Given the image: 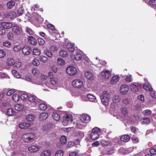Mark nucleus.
I'll return each mask as SVG.
<instances>
[{
	"label": "nucleus",
	"instance_id": "nucleus-1",
	"mask_svg": "<svg viewBox=\"0 0 156 156\" xmlns=\"http://www.w3.org/2000/svg\"><path fill=\"white\" fill-rule=\"evenodd\" d=\"M100 98L103 104L107 105H108L111 99V95L107 91H105L103 92L100 96Z\"/></svg>",
	"mask_w": 156,
	"mask_h": 156
},
{
	"label": "nucleus",
	"instance_id": "nucleus-2",
	"mask_svg": "<svg viewBox=\"0 0 156 156\" xmlns=\"http://www.w3.org/2000/svg\"><path fill=\"white\" fill-rule=\"evenodd\" d=\"M22 139L25 143H30L33 142L35 138V136L33 133H27L22 136Z\"/></svg>",
	"mask_w": 156,
	"mask_h": 156
},
{
	"label": "nucleus",
	"instance_id": "nucleus-3",
	"mask_svg": "<svg viewBox=\"0 0 156 156\" xmlns=\"http://www.w3.org/2000/svg\"><path fill=\"white\" fill-rule=\"evenodd\" d=\"M100 132V129L96 127L93 128L90 134L91 138L94 140L97 139L99 136L98 133Z\"/></svg>",
	"mask_w": 156,
	"mask_h": 156
},
{
	"label": "nucleus",
	"instance_id": "nucleus-4",
	"mask_svg": "<svg viewBox=\"0 0 156 156\" xmlns=\"http://www.w3.org/2000/svg\"><path fill=\"white\" fill-rule=\"evenodd\" d=\"M72 116L70 114L66 115L63 118L62 123L63 125L67 126L72 122Z\"/></svg>",
	"mask_w": 156,
	"mask_h": 156
},
{
	"label": "nucleus",
	"instance_id": "nucleus-5",
	"mask_svg": "<svg viewBox=\"0 0 156 156\" xmlns=\"http://www.w3.org/2000/svg\"><path fill=\"white\" fill-rule=\"evenodd\" d=\"M67 73L70 76H73L77 72V69L73 66H69L66 69Z\"/></svg>",
	"mask_w": 156,
	"mask_h": 156
},
{
	"label": "nucleus",
	"instance_id": "nucleus-6",
	"mask_svg": "<svg viewBox=\"0 0 156 156\" xmlns=\"http://www.w3.org/2000/svg\"><path fill=\"white\" fill-rule=\"evenodd\" d=\"M40 149V146L35 144L31 145L28 148V151L31 153H36L39 151Z\"/></svg>",
	"mask_w": 156,
	"mask_h": 156
},
{
	"label": "nucleus",
	"instance_id": "nucleus-7",
	"mask_svg": "<svg viewBox=\"0 0 156 156\" xmlns=\"http://www.w3.org/2000/svg\"><path fill=\"white\" fill-rule=\"evenodd\" d=\"M81 121L84 123H87L90 120V117L87 114H82L80 117Z\"/></svg>",
	"mask_w": 156,
	"mask_h": 156
},
{
	"label": "nucleus",
	"instance_id": "nucleus-8",
	"mask_svg": "<svg viewBox=\"0 0 156 156\" xmlns=\"http://www.w3.org/2000/svg\"><path fill=\"white\" fill-rule=\"evenodd\" d=\"M13 32L17 35H20L23 33L22 28L17 26H13L12 28Z\"/></svg>",
	"mask_w": 156,
	"mask_h": 156
},
{
	"label": "nucleus",
	"instance_id": "nucleus-9",
	"mask_svg": "<svg viewBox=\"0 0 156 156\" xmlns=\"http://www.w3.org/2000/svg\"><path fill=\"white\" fill-rule=\"evenodd\" d=\"M72 84L74 87L80 88L83 86V83L81 80L76 79L73 81Z\"/></svg>",
	"mask_w": 156,
	"mask_h": 156
},
{
	"label": "nucleus",
	"instance_id": "nucleus-10",
	"mask_svg": "<svg viewBox=\"0 0 156 156\" xmlns=\"http://www.w3.org/2000/svg\"><path fill=\"white\" fill-rule=\"evenodd\" d=\"M129 90V87L127 85L123 84L120 87V92L122 94L124 95L126 94Z\"/></svg>",
	"mask_w": 156,
	"mask_h": 156
},
{
	"label": "nucleus",
	"instance_id": "nucleus-11",
	"mask_svg": "<svg viewBox=\"0 0 156 156\" xmlns=\"http://www.w3.org/2000/svg\"><path fill=\"white\" fill-rule=\"evenodd\" d=\"M5 17H9L11 19H13L16 16V13L14 11H11L9 13H5Z\"/></svg>",
	"mask_w": 156,
	"mask_h": 156
},
{
	"label": "nucleus",
	"instance_id": "nucleus-12",
	"mask_svg": "<svg viewBox=\"0 0 156 156\" xmlns=\"http://www.w3.org/2000/svg\"><path fill=\"white\" fill-rule=\"evenodd\" d=\"M22 53L25 55H29L31 52L30 48L27 46L24 47L22 49Z\"/></svg>",
	"mask_w": 156,
	"mask_h": 156
},
{
	"label": "nucleus",
	"instance_id": "nucleus-13",
	"mask_svg": "<svg viewBox=\"0 0 156 156\" xmlns=\"http://www.w3.org/2000/svg\"><path fill=\"white\" fill-rule=\"evenodd\" d=\"M101 74L103 78L105 79H108L111 76L110 72L108 70H103Z\"/></svg>",
	"mask_w": 156,
	"mask_h": 156
},
{
	"label": "nucleus",
	"instance_id": "nucleus-14",
	"mask_svg": "<svg viewBox=\"0 0 156 156\" xmlns=\"http://www.w3.org/2000/svg\"><path fill=\"white\" fill-rule=\"evenodd\" d=\"M1 26L4 28L9 29L12 26V23L10 22H5L1 23Z\"/></svg>",
	"mask_w": 156,
	"mask_h": 156
},
{
	"label": "nucleus",
	"instance_id": "nucleus-15",
	"mask_svg": "<svg viewBox=\"0 0 156 156\" xmlns=\"http://www.w3.org/2000/svg\"><path fill=\"white\" fill-rule=\"evenodd\" d=\"M51 152L50 150L46 149L43 151L40 154V156H51Z\"/></svg>",
	"mask_w": 156,
	"mask_h": 156
},
{
	"label": "nucleus",
	"instance_id": "nucleus-16",
	"mask_svg": "<svg viewBox=\"0 0 156 156\" xmlns=\"http://www.w3.org/2000/svg\"><path fill=\"white\" fill-rule=\"evenodd\" d=\"M85 75L86 78L89 80H93L94 78V74L90 71H87L85 73Z\"/></svg>",
	"mask_w": 156,
	"mask_h": 156
},
{
	"label": "nucleus",
	"instance_id": "nucleus-17",
	"mask_svg": "<svg viewBox=\"0 0 156 156\" xmlns=\"http://www.w3.org/2000/svg\"><path fill=\"white\" fill-rule=\"evenodd\" d=\"M100 142L101 146L104 147L110 146L111 145V142L110 141L105 139L101 140Z\"/></svg>",
	"mask_w": 156,
	"mask_h": 156
},
{
	"label": "nucleus",
	"instance_id": "nucleus-18",
	"mask_svg": "<svg viewBox=\"0 0 156 156\" xmlns=\"http://www.w3.org/2000/svg\"><path fill=\"white\" fill-rule=\"evenodd\" d=\"M48 116V115L46 112H42L40 114L38 118L41 120H46Z\"/></svg>",
	"mask_w": 156,
	"mask_h": 156
},
{
	"label": "nucleus",
	"instance_id": "nucleus-19",
	"mask_svg": "<svg viewBox=\"0 0 156 156\" xmlns=\"http://www.w3.org/2000/svg\"><path fill=\"white\" fill-rule=\"evenodd\" d=\"M121 114L123 117L127 116L128 111L127 108H121Z\"/></svg>",
	"mask_w": 156,
	"mask_h": 156
},
{
	"label": "nucleus",
	"instance_id": "nucleus-20",
	"mask_svg": "<svg viewBox=\"0 0 156 156\" xmlns=\"http://www.w3.org/2000/svg\"><path fill=\"white\" fill-rule=\"evenodd\" d=\"M15 64V61L12 58H8L6 61V64L8 66H12Z\"/></svg>",
	"mask_w": 156,
	"mask_h": 156
},
{
	"label": "nucleus",
	"instance_id": "nucleus-21",
	"mask_svg": "<svg viewBox=\"0 0 156 156\" xmlns=\"http://www.w3.org/2000/svg\"><path fill=\"white\" fill-rule=\"evenodd\" d=\"M119 80V77L118 76H113L110 81L111 84H114L117 83Z\"/></svg>",
	"mask_w": 156,
	"mask_h": 156
},
{
	"label": "nucleus",
	"instance_id": "nucleus-22",
	"mask_svg": "<svg viewBox=\"0 0 156 156\" xmlns=\"http://www.w3.org/2000/svg\"><path fill=\"white\" fill-rule=\"evenodd\" d=\"M143 87L144 89L146 91H151L152 89L151 85L148 83H144L143 85Z\"/></svg>",
	"mask_w": 156,
	"mask_h": 156
},
{
	"label": "nucleus",
	"instance_id": "nucleus-23",
	"mask_svg": "<svg viewBox=\"0 0 156 156\" xmlns=\"http://www.w3.org/2000/svg\"><path fill=\"white\" fill-rule=\"evenodd\" d=\"M130 87L131 90L134 92H137L138 90V87L136 83L131 84Z\"/></svg>",
	"mask_w": 156,
	"mask_h": 156
},
{
	"label": "nucleus",
	"instance_id": "nucleus-24",
	"mask_svg": "<svg viewBox=\"0 0 156 156\" xmlns=\"http://www.w3.org/2000/svg\"><path fill=\"white\" fill-rule=\"evenodd\" d=\"M30 126V124L27 123L23 122L19 124V127L20 129H26Z\"/></svg>",
	"mask_w": 156,
	"mask_h": 156
},
{
	"label": "nucleus",
	"instance_id": "nucleus-25",
	"mask_svg": "<svg viewBox=\"0 0 156 156\" xmlns=\"http://www.w3.org/2000/svg\"><path fill=\"white\" fill-rule=\"evenodd\" d=\"M112 101L114 103H118L120 101V98L118 95H114L112 98Z\"/></svg>",
	"mask_w": 156,
	"mask_h": 156
},
{
	"label": "nucleus",
	"instance_id": "nucleus-26",
	"mask_svg": "<svg viewBox=\"0 0 156 156\" xmlns=\"http://www.w3.org/2000/svg\"><path fill=\"white\" fill-rule=\"evenodd\" d=\"M31 82L38 85H41L42 83V80L38 78H34L32 80Z\"/></svg>",
	"mask_w": 156,
	"mask_h": 156
},
{
	"label": "nucleus",
	"instance_id": "nucleus-27",
	"mask_svg": "<svg viewBox=\"0 0 156 156\" xmlns=\"http://www.w3.org/2000/svg\"><path fill=\"white\" fill-rule=\"evenodd\" d=\"M23 106L21 104H16L15 106V108L16 111H20L23 109Z\"/></svg>",
	"mask_w": 156,
	"mask_h": 156
},
{
	"label": "nucleus",
	"instance_id": "nucleus-28",
	"mask_svg": "<svg viewBox=\"0 0 156 156\" xmlns=\"http://www.w3.org/2000/svg\"><path fill=\"white\" fill-rule=\"evenodd\" d=\"M28 41L29 42L33 45L35 44L37 42L36 39L32 36H30L29 37Z\"/></svg>",
	"mask_w": 156,
	"mask_h": 156
},
{
	"label": "nucleus",
	"instance_id": "nucleus-29",
	"mask_svg": "<svg viewBox=\"0 0 156 156\" xmlns=\"http://www.w3.org/2000/svg\"><path fill=\"white\" fill-rule=\"evenodd\" d=\"M7 114L8 115L13 116L16 115V112L12 109L9 108L7 110Z\"/></svg>",
	"mask_w": 156,
	"mask_h": 156
},
{
	"label": "nucleus",
	"instance_id": "nucleus-30",
	"mask_svg": "<svg viewBox=\"0 0 156 156\" xmlns=\"http://www.w3.org/2000/svg\"><path fill=\"white\" fill-rule=\"evenodd\" d=\"M120 139L122 141L126 142L130 140V137L128 135H125L122 136L121 137Z\"/></svg>",
	"mask_w": 156,
	"mask_h": 156
},
{
	"label": "nucleus",
	"instance_id": "nucleus-31",
	"mask_svg": "<svg viewBox=\"0 0 156 156\" xmlns=\"http://www.w3.org/2000/svg\"><path fill=\"white\" fill-rule=\"evenodd\" d=\"M25 31L27 34L34 35V32L31 29L28 27L25 28Z\"/></svg>",
	"mask_w": 156,
	"mask_h": 156
},
{
	"label": "nucleus",
	"instance_id": "nucleus-32",
	"mask_svg": "<svg viewBox=\"0 0 156 156\" xmlns=\"http://www.w3.org/2000/svg\"><path fill=\"white\" fill-rule=\"evenodd\" d=\"M28 99L31 103H34L36 100V97L34 95H30L28 96Z\"/></svg>",
	"mask_w": 156,
	"mask_h": 156
},
{
	"label": "nucleus",
	"instance_id": "nucleus-33",
	"mask_svg": "<svg viewBox=\"0 0 156 156\" xmlns=\"http://www.w3.org/2000/svg\"><path fill=\"white\" fill-rule=\"evenodd\" d=\"M50 81L51 83L53 85H56L58 83V80L56 78L51 77Z\"/></svg>",
	"mask_w": 156,
	"mask_h": 156
},
{
	"label": "nucleus",
	"instance_id": "nucleus-34",
	"mask_svg": "<svg viewBox=\"0 0 156 156\" xmlns=\"http://www.w3.org/2000/svg\"><path fill=\"white\" fill-rule=\"evenodd\" d=\"M15 5V2L12 0H11L7 2V6L8 8L12 9L14 6Z\"/></svg>",
	"mask_w": 156,
	"mask_h": 156
},
{
	"label": "nucleus",
	"instance_id": "nucleus-35",
	"mask_svg": "<svg viewBox=\"0 0 156 156\" xmlns=\"http://www.w3.org/2000/svg\"><path fill=\"white\" fill-rule=\"evenodd\" d=\"M67 47L68 50L71 52L75 50L73 44L71 43H69L68 44Z\"/></svg>",
	"mask_w": 156,
	"mask_h": 156
},
{
	"label": "nucleus",
	"instance_id": "nucleus-36",
	"mask_svg": "<svg viewBox=\"0 0 156 156\" xmlns=\"http://www.w3.org/2000/svg\"><path fill=\"white\" fill-rule=\"evenodd\" d=\"M57 62L59 66H63L65 64V62L62 58H57Z\"/></svg>",
	"mask_w": 156,
	"mask_h": 156
},
{
	"label": "nucleus",
	"instance_id": "nucleus-37",
	"mask_svg": "<svg viewBox=\"0 0 156 156\" xmlns=\"http://www.w3.org/2000/svg\"><path fill=\"white\" fill-rule=\"evenodd\" d=\"M35 118L34 115L29 114L27 115L26 116V119L28 121H33Z\"/></svg>",
	"mask_w": 156,
	"mask_h": 156
},
{
	"label": "nucleus",
	"instance_id": "nucleus-38",
	"mask_svg": "<svg viewBox=\"0 0 156 156\" xmlns=\"http://www.w3.org/2000/svg\"><path fill=\"white\" fill-rule=\"evenodd\" d=\"M74 58L76 60L80 61L82 59V56L81 54L77 53L74 55Z\"/></svg>",
	"mask_w": 156,
	"mask_h": 156
},
{
	"label": "nucleus",
	"instance_id": "nucleus-39",
	"mask_svg": "<svg viewBox=\"0 0 156 156\" xmlns=\"http://www.w3.org/2000/svg\"><path fill=\"white\" fill-rule=\"evenodd\" d=\"M20 99L19 95L17 94H15L13 95L12 96V99L14 102L18 101Z\"/></svg>",
	"mask_w": 156,
	"mask_h": 156
},
{
	"label": "nucleus",
	"instance_id": "nucleus-40",
	"mask_svg": "<svg viewBox=\"0 0 156 156\" xmlns=\"http://www.w3.org/2000/svg\"><path fill=\"white\" fill-rule=\"evenodd\" d=\"M61 143L62 144H65L67 142V138L65 136H62L60 138Z\"/></svg>",
	"mask_w": 156,
	"mask_h": 156
},
{
	"label": "nucleus",
	"instance_id": "nucleus-41",
	"mask_svg": "<svg viewBox=\"0 0 156 156\" xmlns=\"http://www.w3.org/2000/svg\"><path fill=\"white\" fill-rule=\"evenodd\" d=\"M53 118L55 120L58 121L60 119V116L59 114L56 112H53L52 114Z\"/></svg>",
	"mask_w": 156,
	"mask_h": 156
},
{
	"label": "nucleus",
	"instance_id": "nucleus-42",
	"mask_svg": "<svg viewBox=\"0 0 156 156\" xmlns=\"http://www.w3.org/2000/svg\"><path fill=\"white\" fill-rule=\"evenodd\" d=\"M87 99L91 101H94L96 99V97L93 95L90 94L87 95Z\"/></svg>",
	"mask_w": 156,
	"mask_h": 156
},
{
	"label": "nucleus",
	"instance_id": "nucleus-43",
	"mask_svg": "<svg viewBox=\"0 0 156 156\" xmlns=\"http://www.w3.org/2000/svg\"><path fill=\"white\" fill-rule=\"evenodd\" d=\"M44 54L48 57L51 58L52 56V53L48 49H45L44 51Z\"/></svg>",
	"mask_w": 156,
	"mask_h": 156
},
{
	"label": "nucleus",
	"instance_id": "nucleus-44",
	"mask_svg": "<svg viewBox=\"0 0 156 156\" xmlns=\"http://www.w3.org/2000/svg\"><path fill=\"white\" fill-rule=\"evenodd\" d=\"M33 54L36 55H39L41 53L40 50L37 48H34L33 50Z\"/></svg>",
	"mask_w": 156,
	"mask_h": 156
},
{
	"label": "nucleus",
	"instance_id": "nucleus-45",
	"mask_svg": "<svg viewBox=\"0 0 156 156\" xmlns=\"http://www.w3.org/2000/svg\"><path fill=\"white\" fill-rule=\"evenodd\" d=\"M39 108L42 110L46 109L47 108V105L45 103H41L39 105Z\"/></svg>",
	"mask_w": 156,
	"mask_h": 156
},
{
	"label": "nucleus",
	"instance_id": "nucleus-46",
	"mask_svg": "<svg viewBox=\"0 0 156 156\" xmlns=\"http://www.w3.org/2000/svg\"><path fill=\"white\" fill-rule=\"evenodd\" d=\"M12 73L13 76L19 78L21 77L19 73L16 70H13L12 71Z\"/></svg>",
	"mask_w": 156,
	"mask_h": 156
},
{
	"label": "nucleus",
	"instance_id": "nucleus-47",
	"mask_svg": "<svg viewBox=\"0 0 156 156\" xmlns=\"http://www.w3.org/2000/svg\"><path fill=\"white\" fill-rule=\"evenodd\" d=\"M63 151L62 150H57L55 154V156H63Z\"/></svg>",
	"mask_w": 156,
	"mask_h": 156
},
{
	"label": "nucleus",
	"instance_id": "nucleus-48",
	"mask_svg": "<svg viewBox=\"0 0 156 156\" xmlns=\"http://www.w3.org/2000/svg\"><path fill=\"white\" fill-rule=\"evenodd\" d=\"M59 55L61 56L62 57H65L68 55L67 52L65 50H61L59 52Z\"/></svg>",
	"mask_w": 156,
	"mask_h": 156
},
{
	"label": "nucleus",
	"instance_id": "nucleus-49",
	"mask_svg": "<svg viewBox=\"0 0 156 156\" xmlns=\"http://www.w3.org/2000/svg\"><path fill=\"white\" fill-rule=\"evenodd\" d=\"M150 122V119L147 118H146L142 119L141 122V123L142 124H147L149 123Z\"/></svg>",
	"mask_w": 156,
	"mask_h": 156
},
{
	"label": "nucleus",
	"instance_id": "nucleus-50",
	"mask_svg": "<svg viewBox=\"0 0 156 156\" xmlns=\"http://www.w3.org/2000/svg\"><path fill=\"white\" fill-rule=\"evenodd\" d=\"M39 59L40 61L43 62H46L48 60L47 58L45 56L41 55L40 56Z\"/></svg>",
	"mask_w": 156,
	"mask_h": 156
},
{
	"label": "nucleus",
	"instance_id": "nucleus-51",
	"mask_svg": "<svg viewBox=\"0 0 156 156\" xmlns=\"http://www.w3.org/2000/svg\"><path fill=\"white\" fill-rule=\"evenodd\" d=\"M2 44L3 46L8 48L10 47L12 45L11 43L9 41L4 42H3Z\"/></svg>",
	"mask_w": 156,
	"mask_h": 156
},
{
	"label": "nucleus",
	"instance_id": "nucleus-52",
	"mask_svg": "<svg viewBox=\"0 0 156 156\" xmlns=\"http://www.w3.org/2000/svg\"><path fill=\"white\" fill-rule=\"evenodd\" d=\"M21 47L19 45H15L13 48V50L16 52H18L20 50Z\"/></svg>",
	"mask_w": 156,
	"mask_h": 156
},
{
	"label": "nucleus",
	"instance_id": "nucleus-53",
	"mask_svg": "<svg viewBox=\"0 0 156 156\" xmlns=\"http://www.w3.org/2000/svg\"><path fill=\"white\" fill-rule=\"evenodd\" d=\"M24 10L23 8L21 7L19 8L18 10V15L19 16H21L24 13Z\"/></svg>",
	"mask_w": 156,
	"mask_h": 156
},
{
	"label": "nucleus",
	"instance_id": "nucleus-54",
	"mask_svg": "<svg viewBox=\"0 0 156 156\" xmlns=\"http://www.w3.org/2000/svg\"><path fill=\"white\" fill-rule=\"evenodd\" d=\"M33 64L35 66H38L40 64L39 60L37 59H34L32 62Z\"/></svg>",
	"mask_w": 156,
	"mask_h": 156
},
{
	"label": "nucleus",
	"instance_id": "nucleus-55",
	"mask_svg": "<svg viewBox=\"0 0 156 156\" xmlns=\"http://www.w3.org/2000/svg\"><path fill=\"white\" fill-rule=\"evenodd\" d=\"M151 111L149 109L146 110L142 112V113L145 115H150L151 114Z\"/></svg>",
	"mask_w": 156,
	"mask_h": 156
},
{
	"label": "nucleus",
	"instance_id": "nucleus-56",
	"mask_svg": "<svg viewBox=\"0 0 156 156\" xmlns=\"http://www.w3.org/2000/svg\"><path fill=\"white\" fill-rule=\"evenodd\" d=\"M38 41L40 45H43L44 43V40L41 37L39 38L38 39Z\"/></svg>",
	"mask_w": 156,
	"mask_h": 156
},
{
	"label": "nucleus",
	"instance_id": "nucleus-57",
	"mask_svg": "<svg viewBox=\"0 0 156 156\" xmlns=\"http://www.w3.org/2000/svg\"><path fill=\"white\" fill-rule=\"evenodd\" d=\"M5 30L2 27H0V35H4L5 34Z\"/></svg>",
	"mask_w": 156,
	"mask_h": 156
},
{
	"label": "nucleus",
	"instance_id": "nucleus-58",
	"mask_svg": "<svg viewBox=\"0 0 156 156\" xmlns=\"http://www.w3.org/2000/svg\"><path fill=\"white\" fill-rule=\"evenodd\" d=\"M134 116L135 119L137 121H139L141 118V115L139 113L134 115Z\"/></svg>",
	"mask_w": 156,
	"mask_h": 156
},
{
	"label": "nucleus",
	"instance_id": "nucleus-59",
	"mask_svg": "<svg viewBox=\"0 0 156 156\" xmlns=\"http://www.w3.org/2000/svg\"><path fill=\"white\" fill-rule=\"evenodd\" d=\"M125 80L126 81L130 82L132 81V77L131 75L127 76L125 78Z\"/></svg>",
	"mask_w": 156,
	"mask_h": 156
},
{
	"label": "nucleus",
	"instance_id": "nucleus-60",
	"mask_svg": "<svg viewBox=\"0 0 156 156\" xmlns=\"http://www.w3.org/2000/svg\"><path fill=\"white\" fill-rule=\"evenodd\" d=\"M15 92V90L14 89H11L8 90L7 93L6 95L8 96H10L12 94Z\"/></svg>",
	"mask_w": 156,
	"mask_h": 156
},
{
	"label": "nucleus",
	"instance_id": "nucleus-61",
	"mask_svg": "<svg viewBox=\"0 0 156 156\" xmlns=\"http://www.w3.org/2000/svg\"><path fill=\"white\" fill-rule=\"evenodd\" d=\"M6 55L5 52L2 50H0V58L4 57Z\"/></svg>",
	"mask_w": 156,
	"mask_h": 156
},
{
	"label": "nucleus",
	"instance_id": "nucleus-62",
	"mask_svg": "<svg viewBox=\"0 0 156 156\" xmlns=\"http://www.w3.org/2000/svg\"><path fill=\"white\" fill-rule=\"evenodd\" d=\"M28 96L26 94H23L21 95V98L23 100H26L27 98H28Z\"/></svg>",
	"mask_w": 156,
	"mask_h": 156
},
{
	"label": "nucleus",
	"instance_id": "nucleus-63",
	"mask_svg": "<svg viewBox=\"0 0 156 156\" xmlns=\"http://www.w3.org/2000/svg\"><path fill=\"white\" fill-rule=\"evenodd\" d=\"M148 5H156V0H150L148 2Z\"/></svg>",
	"mask_w": 156,
	"mask_h": 156
},
{
	"label": "nucleus",
	"instance_id": "nucleus-64",
	"mask_svg": "<svg viewBox=\"0 0 156 156\" xmlns=\"http://www.w3.org/2000/svg\"><path fill=\"white\" fill-rule=\"evenodd\" d=\"M150 95L153 98H156V92L155 91H151Z\"/></svg>",
	"mask_w": 156,
	"mask_h": 156
}]
</instances>
